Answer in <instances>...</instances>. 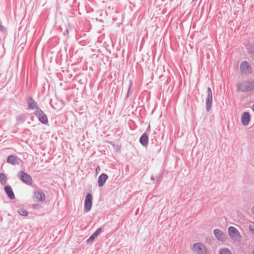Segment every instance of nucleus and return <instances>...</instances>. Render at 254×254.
<instances>
[{
  "label": "nucleus",
  "instance_id": "obj_12",
  "mask_svg": "<svg viewBox=\"0 0 254 254\" xmlns=\"http://www.w3.org/2000/svg\"><path fill=\"white\" fill-rule=\"evenodd\" d=\"M34 199L35 201H43L45 199V196L42 191H36L34 195Z\"/></svg>",
  "mask_w": 254,
  "mask_h": 254
},
{
  "label": "nucleus",
  "instance_id": "obj_16",
  "mask_svg": "<svg viewBox=\"0 0 254 254\" xmlns=\"http://www.w3.org/2000/svg\"><path fill=\"white\" fill-rule=\"evenodd\" d=\"M214 233L215 237L219 241H223L224 239V234L222 231L219 229L214 230Z\"/></svg>",
  "mask_w": 254,
  "mask_h": 254
},
{
  "label": "nucleus",
  "instance_id": "obj_17",
  "mask_svg": "<svg viewBox=\"0 0 254 254\" xmlns=\"http://www.w3.org/2000/svg\"><path fill=\"white\" fill-rule=\"evenodd\" d=\"M0 182L2 185H5L7 182V177L4 173L0 174Z\"/></svg>",
  "mask_w": 254,
  "mask_h": 254
},
{
  "label": "nucleus",
  "instance_id": "obj_29",
  "mask_svg": "<svg viewBox=\"0 0 254 254\" xmlns=\"http://www.w3.org/2000/svg\"><path fill=\"white\" fill-rule=\"evenodd\" d=\"M100 170V168L99 166H98L97 168H96V171H98V170Z\"/></svg>",
  "mask_w": 254,
  "mask_h": 254
},
{
  "label": "nucleus",
  "instance_id": "obj_22",
  "mask_svg": "<svg viewBox=\"0 0 254 254\" xmlns=\"http://www.w3.org/2000/svg\"><path fill=\"white\" fill-rule=\"evenodd\" d=\"M102 231V229L101 228H99L97 229V230L93 233L95 234V236H96L97 237L101 233Z\"/></svg>",
  "mask_w": 254,
  "mask_h": 254
},
{
  "label": "nucleus",
  "instance_id": "obj_9",
  "mask_svg": "<svg viewBox=\"0 0 254 254\" xmlns=\"http://www.w3.org/2000/svg\"><path fill=\"white\" fill-rule=\"evenodd\" d=\"M27 103L28 105L29 109L31 110L35 109L37 111L38 109H40L38 106L37 103L34 100L32 97H29L27 100Z\"/></svg>",
  "mask_w": 254,
  "mask_h": 254
},
{
  "label": "nucleus",
  "instance_id": "obj_32",
  "mask_svg": "<svg viewBox=\"0 0 254 254\" xmlns=\"http://www.w3.org/2000/svg\"><path fill=\"white\" fill-rule=\"evenodd\" d=\"M253 254H254V251L253 252Z\"/></svg>",
  "mask_w": 254,
  "mask_h": 254
},
{
  "label": "nucleus",
  "instance_id": "obj_25",
  "mask_svg": "<svg viewBox=\"0 0 254 254\" xmlns=\"http://www.w3.org/2000/svg\"><path fill=\"white\" fill-rule=\"evenodd\" d=\"M207 95L212 96V92L210 87H208L207 89Z\"/></svg>",
  "mask_w": 254,
  "mask_h": 254
},
{
  "label": "nucleus",
  "instance_id": "obj_2",
  "mask_svg": "<svg viewBox=\"0 0 254 254\" xmlns=\"http://www.w3.org/2000/svg\"><path fill=\"white\" fill-rule=\"evenodd\" d=\"M17 177L23 183L25 184L30 186L32 184V177L25 172L21 171L18 172Z\"/></svg>",
  "mask_w": 254,
  "mask_h": 254
},
{
  "label": "nucleus",
  "instance_id": "obj_13",
  "mask_svg": "<svg viewBox=\"0 0 254 254\" xmlns=\"http://www.w3.org/2000/svg\"><path fill=\"white\" fill-rule=\"evenodd\" d=\"M148 135L146 132L142 134L139 139V141L141 144L143 146H147L148 144Z\"/></svg>",
  "mask_w": 254,
  "mask_h": 254
},
{
  "label": "nucleus",
  "instance_id": "obj_1",
  "mask_svg": "<svg viewBox=\"0 0 254 254\" xmlns=\"http://www.w3.org/2000/svg\"><path fill=\"white\" fill-rule=\"evenodd\" d=\"M238 92H246L254 89V82L245 81L236 84Z\"/></svg>",
  "mask_w": 254,
  "mask_h": 254
},
{
  "label": "nucleus",
  "instance_id": "obj_4",
  "mask_svg": "<svg viewBox=\"0 0 254 254\" xmlns=\"http://www.w3.org/2000/svg\"><path fill=\"white\" fill-rule=\"evenodd\" d=\"M193 252L196 254H206L207 250L204 246L200 243L193 244L192 247Z\"/></svg>",
  "mask_w": 254,
  "mask_h": 254
},
{
  "label": "nucleus",
  "instance_id": "obj_14",
  "mask_svg": "<svg viewBox=\"0 0 254 254\" xmlns=\"http://www.w3.org/2000/svg\"><path fill=\"white\" fill-rule=\"evenodd\" d=\"M108 176L106 174L103 173L101 174L98 179V184L99 186H103L108 179Z\"/></svg>",
  "mask_w": 254,
  "mask_h": 254
},
{
  "label": "nucleus",
  "instance_id": "obj_11",
  "mask_svg": "<svg viewBox=\"0 0 254 254\" xmlns=\"http://www.w3.org/2000/svg\"><path fill=\"white\" fill-rule=\"evenodd\" d=\"M163 173L162 172L156 174L155 175H152L150 179L153 181L154 183L159 184L162 180L163 178Z\"/></svg>",
  "mask_w": 254,
  "mask_h": 254
},
{
  "label": "nucleus",
  "instance_id": "obj_24",
  "mask_svg": "<svg viewBox=\"0 0 254 254\" xmlns=\"http://www.w3.org/2000/svg\"><path fill=\"white\" fill-rule=\"evenodd\" d=\"M132 83L130 81V84H129V87H128V92H127V98H128V96H129V91H130V88L132 86Z\"/></svg>",
  "mask_w": 254,
  "mask_h": 254
},
{
  "label": "nucleus",
  "instance_id": "obj_28",
  "mask_svg": "<svg viewBox=\"0 0 254 254\" xmlns=\"http://www.w3.org/2000/svg\"><path fill=\"white\" fill-rule=\"evenodd\" d=\"M150 125H149V126H148L147 128H146V131L147 132H149V131H150Z\"/></svg>",
  "mask_w": 254,
  "mask_h": 254
},
{
  "label": "nucleus",
  "instance_id": "obj_15",
  "mask_svg": "<svg viewBox=\"0 0 254 254\" xmlns=\"http://www.w3.org/2000/svg\"><path fill=\"white\" fill-rule=\"evenodd\" d=\"M212 96L207 95L206 99V109L207 112L210 111L212 107Z\"/></svg>",
  "mask_w": 254,
  "mask_h": 254
},
{
  "label": "nucleus",
  "instance_id": "obj_21",
  "mask_svg": "<svg viewBox=\"0 0 254 254\" xmlns=\"http://www.w3.org/2000/svg\"><path fill=\"white\" fill-rule=\"evenodd\" d=\"M7 195L10 199L14 198V194L13 191H6Z\"/></svg>",
  "mask_w": 254,
  "mask_h": 254
},
{
  "label": "nucleus",
  "instance_id": "obj_30",
  "mask_svg": "<svg viewBox=\"0 0 254 254\" xmlns=\"http://www.w3.org/2000/svg\"><path fill=\"white\" fill-rule=\"evenodd\" d=\"M252 109L254 112V104L252 106Z\"/></svg>",
  "mask_w": 254,
  "mask_h": 254
},
{
  "label": "nucleus",
  "instance_id": "obj_6",
  "mask_svg": "<svg viewBox=\"0 0 254 254\" xmlns=\"http://www.w3.org/2000/svg\"><path fill=\"white\" fill-rule=\"evenodd\" d=\"M240 69L242 73L245 75L250 74L252 71L251 65L247 61H243L241 63Z\"/></svg>",
  "mask_w": 254,
  "mask_h": 254
},
{
  "label": "nucleus",
  "instance_id": "obj_5",
  "mask_svg": "<svg viewBox=\"0 0 254 254\" xmlns=\"http://www.w3.org/2000/svg\"><path fill=\"white\" fill-rule=\"evenodd\" d=\"M34 115L38 118L39 121L43 124L47 125L48 120L46 115L42 111L41 109H38L35 111Z\"/></svg>",
  "mask_w": 254,
  "mask_h": 254
},
{
  "label": "nucleus",
  "instance_id": "obj_19",
  "mask_svg": "<svg viewBox=\"0 0 254 254\" xmlns=\"http://www.w3.org/2000/svg\"><path fill=\"white\" fill-rule=\"evenodd\" d=\"M18 213L20 215L24 216H26L28 214V212L24 209H19Z\"/></svg>",
  "mask_w": 254,
  "mask_h": 254
},
{
  "label": "nucleus",
  "instance_id": "obj_3",
  "mask_svg": "<svg viewBox=\"0 0 254 254\" xmlns=\"http://www.w3.org/2000/svg\"><path fill=\"white\" fill-rule=\"evenodd\" d=\"M228 233L230 238L235 241H240L241 236L236 228L233 226L228 228Z\"/></svg>",
  "mask_w": 254,
  "mask_h": 254
},
{
  "label": "nucleus",
  "instance_id": "obj_18",
  "mask_svg": "<svg viewBox=\"0 0 254 254\" xmlns=\"http://www.w3.org/2000/svg\"><path fill=\"white\" fill-rule=\"evenodd\" d=\"M219 254H232V253L228 249L224 248L220 250Z\"/></svg>",
  "mask_w": 254,
  "mask_h": 254
},
{
  "label": "nucleus",
  "instance_id": "obj_23",
  "mask_svg": "<svg viewBox=\"0 0 254 254\" xmlns=\"http://www.w3.org/2000/svg\"><path fill=\"white\" fill-rule=\"evenodd\" d=\"M0 31L3 32L5 31L4 27L2 25L1 21L0 20Z\"/></svg>",
  "mask_w": 254,
  "mask_h": 254
},
{
  "label": "nucleus",
  "instance_id": "obj_31",
  "mask_svg": "<svg viewBox=\"0 0 254 254\" xmlns=\"http://www.w3.org/2000/svg\"><path fill=\"white\" fill-rule=\"evenodd\" d=\"M252 211H253V213L254 214V206L252 208Z\"/></svg>",
  "mask_w": 254,
  "mask_h": 254
},
{
  "label": "nucleus",
  "instance_id": "obj_8",
  "mask_svg": "<svg viewBox=\"0 0 254 254\" xmlns=\"http://www.w3.org/2000/svg\"><path fill=\"white\" fill-rule=\"evenodd\" d=\"M92 197L90 193H88L85 198V208L86 211H89L92 207Z\"/></svg>",
  "mask_w": 254,
  "mask_h": 254
},
{
  "label": "nucleus",
  "instance_id": "obj_10",
  "mask_svg": "<svg viewBox=\"0 0 254 254\" xmlns=\"http://www.w3.org/2000/svg\"><path fill=\"white\" fill-rule=\"evenodd\" d=\"M251 117L249 113L245 112L241 118V122L244 126H247L250 121Z\"/></svg>",
  "mask_w": 254,
  "mask_h": 254
},
{
  "label": "nucleus",
  "instance_id": "obj_20",
  "mask_svg": "<svg viewBox=\"0 0 254 254\" xmlns=\"http://www.w3.org/2000/svg\"><path fill=\"white\" fill-rule=\"evenodd\" d=\"M96 237L97 236H95V234H93L87 240V243H90L92 242Z\"/></svg>",
  "mask_w": 254,
  "mask_h": 254
},
{
  "label": "nucleus",
  "instance_id": "obj_26",
  "mask_svg": "<svg viewBox=\"0 0 254 254\" xmlns=\"http://www.w3.org/2000/svg\"><path fill=\"white\" fill-rule=\"evenodd\" d=\"M4 190H12L11 187L10 186H6L4 188Z\"/></svg>",
  "mask_w": 254,
  "mask_h": 254
},
{
  "label": "nucleus",
  "instance_id": "obj_27",
  "mask_svg": "<svg viewBox=\"0 0 254 254\" xmlns=\"http://www.w3.org/2000/svg\"><path fill=\"white\" fill-rule=\"evenodd\" d=\"M250 230L253 233H254V227L253 226H250L249 227Z\"/></svg>",
  "mask_w": 254,
  "mask_h": 254
},
{
  "label": "nucleus",
  "instance_id": "obj_7",
  "mask_svg": "<svg viewBox=\"0 0 254 254\" xmlns=\"http://www.w3.org/2000/svg\"><path fill=\"white\" fill-rule=\"evenodd\" d=\"M20 161L21 159L14 155H10L7 158V162L13 165L19 164Z\"/></svg>",
  "mask_w": 254,
  "mask_h": 254
}]
</instances>
